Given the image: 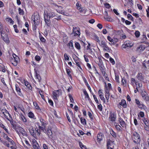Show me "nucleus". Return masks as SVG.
Instances as JSON below:
<instances>
[{"label":"nucleus","instance_id":"f257e3e1","mask_svg":"<svg viewBox=\"0 0 149 149\" xmlns=\"http://www.w3.org/2000/svg\"><path fill=\"white\" fill-rule=\"evenodd\" d=\"M132 139L134 142L136 143H139L140 141L139 135L136 132H133L132 136Z\"/></svg>","mask_w":149,"mask_h":149},{"label":"nucleus","instance_id":"f03ea898","mask_svg":"<svg viewBox=\"0 0 149 149\" xmlns=\"http://www.w3.org/2000/svg\"><path fill=\"white\" fill-rule=\"evenodd\" d=\"M11 125H12V127L13 129L15 130L16 132L18 134L19 132L18 130H17V127L18 126H17V123L15 121H13V120L12 118H11L9 120Z\"/></svg>","mask_w":149,"mask_h":149},{"label":"nucleus","instance_id":"7ed1b4c3","mask_svg":"<svg viewBox=\"0 0 149 149\" xmlns=\"http://www.w3.org/2000/svg\"><path fill=\"white\" fill-rule=\"evenodd\" d=\"M39 17L38 15H35L34 16V18L33 19V22L34 23L33 26H34V28L35 29H36L37 28V25L39 24Z\"/></svg>","mask_w":149,"mask_h":149},{"label":"nucleus","instance_id":"20e7f679","mask_svg":"<svg viewBox=\"0 0 149 149\" xmlns=\"http://www.w3.org/2000/svg\"><path fill=\"white\" fill-rule=\"evenodd\" d=\"M1 35L2 38L4 41L6 43H9V40L7 35L2 31L1 32Z\"/></svg>","mask_w":149,"mask_h":149},{"label":"nucleus","instance_id":"39448f33","mask_svg":"<svg viewBox=\"0 0 149 149\" xmlns=\"http://www.w3.org/2000/svg\"><path fill=\"white\" fill-rule=\"evenodd\" d=\"M44 15L46 16H47V17L48 16L49 19L52 18L53 17L56 16L55 13L54 12L51 11L49 12L48 13L44 12Z\"/></svg>","mask_w":149,"mask_h":149},{"label":"nucleus","instance_id":"423d86ee","mask_svg":"<svg viewBox=\"0 0 149 149\" xmlns=\"http://www.w3.org/2000/svg\"><path fill=\"white\" fill-rule=\"evenodd\" d=\"M72 33V34H74V36H79L80 34V32L79 31V29H78L76 27H73Z\"/></svg>","mask_w":149,"mask_h":149},{"label":"nucleus","instance_id":"0eeeda50","mask_svg":"<svg viewBox=\"0 0 149 149\" xmlns=\"http://www.w3.org/2000/svg\"><path fill=\"white\" fill-rule=\"evenodd\" d=\"M34 70L35 72V77L38 79L39 82L41 80V76H40V74L38 73V72H39V71H38V69L37 67L35 68L34 69Z\"/></svg>","mask_w":149,"mask_h":149},{"label":"nucleus","instance_id":"6e6552de","mask_svg":"<svg viewBox=\"0 0 149 149\" xmlns=\"http://www.w3.org/2000/svg\"><path fill=\"white\" fill-rule=\"evenodd\" d=\"M110 120L111 121H114L116 120V116L114 113L110 112V115L109 118Z\"/></svg>","mask_w":149,"mask_h":149},{"label":"nucleus","instance_id":"1a4fd4ad","mask_svg":"<svg viewBox=\"0 0 149 149\" xmlns=\"http://www.w3.org/2000/svg\"><path fill=\"white\" fill-rule=\"evenodd\" d=\"M74 61L76 65L81 69V68L80 66L81 63L79 60V58L76 56H75L74 58Z\"/></svg>","mask_w":149,"mask_h":149},{"label":"nucleus","instance_id":"9d476101","mask_svg":"<svg viewBox=\"0 0 149 149\" xmlns=\"http://www.w3.org/2000/svg\"><path fill=\"white\" fill-rule=\"evenodd\" d=\"M146 47L144 45H141L137 47L136 51L137 52H143Z\"/></svg>","mask_w":149,"mask_h":149},{"label":"nucleus","instance_id":"9b49d317","mask_svg":"<svg viewBox=\"0 0 149 149\" xmlns=\"http://www.w3.org/2000/svg\"><path fill=\"white\" fill-rule=\"evenodd\" d=\"M59 90L55 91L53 92V96L55 100H57V97L59 96Z\"/></svg>","mask_w":149,"mask_h":149},{"label":"nucleus","instance_id":"f8f14e48","mask_svg":"<svg viewBox=\"0 0 149 149\" xmlns=\"http://www.w3.org/2000/svg\"><path fill=\"white\" fill-rule=\"evenodd\" d=\"M133 45L132 44L131 45V43L129 41L125 42L124 43L123 45V47L124 48H125L127 47L131 48L132 46Z\"/></svg>","mask_w":149,"mask_h":149},{"label":"nucleus","instance_id":"ddd939ff","mask_svg":"<svg viewBox=\"0 0 149 149\" xmlns=\"http://www.w3.org/2000/svg\"><path fill=\"white\" fill-rule=\"evenodd\" d=\"M15 89L17 92L18 94L20 96H22V94L21 92V89L19 88L18 84H16L15 85Z\"/></svg>","mask_w":149,"mask_h":149},{"label":"nucleus","instance_id":"4468645a","mask_svg":"<svg viewBox=\"0 0 149 149\" xmlns=\"http://www.w3.org/2000/svg\"><path fill=\"white\" fill-rule=\"evenodd\" d=\"M141 95L143 98L145 100H148L149 99V97L148 96L146 92H142L141 93Z\"/></svg>","mask_w":149,"mask_h":149},{"label":"nucleus","instance_id":"2eb2a0df","mask_svg":"<svg viewBox=\"0 0 149 149\" xmlns=\"http://www.w3.org/2000/svg\"><path fill=\"white\" fill-rule=\"evenodd\" d=\"M104 138V135L102 133H100L98 134L97 135V138L98 141H100L102 140Z\"/></svg>","mask_w":149,"mask_h":149},{"label":"nucleus","instance_id":"dca6fc26","mask_svg":"<svg viewBox=\"0 0 149 149\" xmlns=\"http://www.w3.org/2000/svg\"><path fill=\"white\" fill-rule=\"evenodd\" d=\"M118 120L120 125L123 127H126V124L125 122L120 117L119 118H118Z\"/></svg>","mask_w":149,"mask_h":149},{"label":"nucleus","instance_id":"f3484780","mask_svg":"<svg viewBox=\"0 0 149 149\" xmlns=\"http://www.w3.org/2000/svg\"><path fill=\"white\" fill-rule=\"evenodd\" d=\"M44 17L45 23L48 26H49L50 23V20L47 19L48 17L47 16L44 15Z\"/></svg>","mask_w":149,"mask_h":149},{"label":"nucleus","instance_id":"a211bd4d","mask_svg":"<svg viewBox=\"0 0 149 149\" xmlns=\"http://www.w3.org/2000/svg\"><path fill=\"white\" fill-rule=\"evenodd\" d=\"M119 104L121 105L124 108H126L127 107V104L126 101L124 100H122L121 102H119Z\"/></svg>","mask_w":149,"mask_h":149},{"label":"nucleus","instance_id":"6ab92c4d","mask_svg":"<svg viewBox=\"0 0 149 149\" xmlns=\"http://www.w3.org/2000/svg\"><path fill=\"white\" fill-rule=\"evenodd\" d=\"M47 134L49 138L51 139L53 138V136L52 135V133L51 130L49 129L47 130Z\"/></svg>","mask_w":149,"mask_h":149},{"label":"nucleus","instance_id":"aec40b11","mask_svg":"<svg viewBox=\"0 0 149 149\" xmlns=\"http://www.w3.org/2000/svg\"><path fill=\"white\" fill-rule=\"evenodd\" d=\"M24 83L25 85L27 88L29 90H31L32 87L29 83L27 81L25 80H24Z\"/></svg>","mask_w":149,"mask_h":149},{"label":"nucleus","instance_id":"412c9836","mask_svg":"<svg viewBox=\"0 0 149 149\" xmlns=\"http://www.w3.org/2000/svg\"><path fill=\"white\" fill-rule=\"evenodd\" d=\"M114 125L116 127V129L119 132L122 131L121 127L118 124V123H114Z\"/></svg>","mask_w":149,"mask_h":149},{"label":"nucleus","instance_id":"4be33fe9","mask_svg":"<svg viewBox=\"0 0 149 149\" xmlns=\"http://www.w3.org/2000/svg\"><path fill=\"white\" fill-rule=\"evenodd\" d=\"M110 133L111 134L114 138L116 137V133L113 130L112 128L110 129Z\"/></svg>","mask_w":149,"mask_h":149},{"label":"nucleus","instance_id":"5701e85b","mask_svg":"<svg viewBox=\"0 0 149 149\" xmlns=\"http://www.w3.org/2000/svg\"><path fill=\"white\" fill-rule=\"evenodd\" d=\"M137 78L139 80L142 81L143 80V77L141 73H139L137 76Z\"/></svg>","mask_w":149,"mask_h":149},{"label":"nucleus","instance_id":"b1692460","mask_svg":"<svg viewBox=\"0 0 149 149\" xmlns=\"http://www.w3.org/2000/svg\"><path fill=\"white\" fill-rule=\"evenodd\" d=\"M17 129H18L19 130V132L22 134H24V132H25V131L24 130L22 127L20 126L17 127Z\"/></svg>","mask_w":149,"mask_h":149},{"label":"nucleus","instance_id":"393cba45","mask_svg":"<svg viewBox=\"0 0 149 149\" xmlns=\"http://www.w3.org/2000/svg\"><path fill=\"white\" fill-rule=\"evenodd\" d=\"M40 121L41 123V125L43 127H45V126L46 124L45 123V121H44V120L42 118H40Z\"/></svg>","mask_w":149,"mask_h":149},{"label":"nucleus","instance_id":"a878e982","mask_svg":"<svg viewBox=\"0 0 149 149\" xmlns=\"http://www.w3.org/2000/svg\"><path fill=\"white\" fill-rule=\"evenodd\" d=\"M77 9L81 13H84L85 14V13L86 12V10L84 9H83L82 8H81V7L79 6L77 7Z\"/></svg>","mask_w":149,"mask_h":149},{"label":"nucleus","instance_id":"bb28decb","mask_svg":"<svg viewBox=\"0 0 149 149\" xmlns=\"http://www.w3.org/2000/svg\"><path fill=\"white\" fill-rule=\"evenodd\" d=\"M14 56H14L13 55V57L14 58V59H13L12 60L13 61H16L17 62H18L19 61V58L18 56H17L15 54H14Z\"/></svg>","mask_w":149,"mask_h":149},{"label":"nucleus","instance_id":"cd10ccee","mask_svg":"<svg viewBox=\"0 0 149 149\" xmlns=\"http://www.w3.org/2000/svg\"><path fill=\"white\" fill-rule=\"evenodd\" d=\"M138 107L139 108L141 109H145L146 108V107L143 104H139V106H138Z\"/></svg>","mask_w":149,"mask_h":149},{"label":"nucleus","instance_id":"c85d7f7f","mask_svg":"<svg viewBox=\"0 0 149 149\" xmlns=\"http://www.w3.org/2000/svg\"><path fill=\"white\" fill-rule=\"evenodd\" d=\"M4 115L5 117L8 120H9L11 118H12L10 113L9 115H8V114H6V113H4Z\"/></svg>","mask_w":149,"mask_h":149},{"label":"nucleus","instance_id":"c756f323","mask_svg":"<svg viewBox=\"0 0 149 149\" xmlns=\"http://www.w3.org/2000/svg\"><path fill=\"white\" fill-rule=\"evenodd\" d=\"M112 142L110 139H108L107 141V146H111Z\"/></svg>","mask_w":149,"mask_h":149},{"label":"nucleus","instance_id":"7c9ffc66","mask_svg":"<svg viewBox=\"0 0 149 149\" xmlns=\"http://www.w3.org/2000/svg\"><path fill=\"white\" fill-rule=\"evenodd\" d=\"M0 126L1 127L3 128L7 133H8V130L5 127V126L1 122H0Z\"/></svg>","mask_w":149,"mask_h":149},{"label":"nucleus","instance_id":"2f4dec72","mask_svg":"<svg viewBox=\"0 0 149 149\" xmlns=\"http://www.w3.org/2000/svg\"><path fill=\"white\" fill-rule=\"evenodd\" d=\"M81 122L83 125H86V120L85 119H83L82 117L80 118Z\"/></svg>","mask_w":149,"mask_h":149},{"label":"nucleus","instance_id":"473e14b6","mask_svg":"<svg viewBox=\"0 0 149 149\" xmlns=\"http://www.w3.org/2000/svg\"><path fill=\"white\" fill-rule=\"evenodd\" d=\"M73 41L72 40H71L68 43V45L70 47V48L71 49H73L74 48L73 44Z\"/></svg>","mask_w":149,"mask_h":149},{"label":"nucleus","instance_id":"72a5a7b5","mask_svg":"<svg viewBox=\"0 0 149 149\" xmlns=\"http://www.w3.org/2000/svg\"><path fill=\"white\" fill-rule=\"evenodd\" d=\"M20 116L21 118V119L24 122H26V120L24 117V116H23L22 114H20Z\"/></svg>","mask_w":149,"mask_h":149},{"label":"nucleus","instance_id":"f704fd0d","mask_svg":"<svg viewBox=\"0 0 149 149\" xmlns=\"http://www.w3.org/2000/svg\"><path fill=\"white\" fill-rule=\"evenodd\" d=\"M75 47L78 49L79 50L80 49V44L78 42H76L75 43Z\"/></svg>","mask_w":149,"mask_h":149},{"label":"nucleus","instance_id":"c9c22d12","mask_svg":"<svg viewBox=\"0 0 149 149\" xmlns=\"http://www.w3.org/2000/svg\"><path fill=\"white\" fill-rule=\"evenodd\" d=\"M134 83H135L136 85H137V82L135 81V80L134 78H132L131 79V83L132 85H133Z\"/></svg>","mask_w":149,"mask_h":149},{"label":"nucleus","instance_id":"e433bc0d","mask_svg":"<svg viewBox=\"0 0 149 149\" xmlns=\"http://www.w3.org/2000/svg\"><path fill=\"white\" fill-rule=\"evenodd\" d=\"M109 90L108 89V87L106 86V88L105 89V95H107V94L109 95Z\"/></svg>","mask_w":149,"mask_h":149},{"label":"nucleus","instance_id":"4c0bfd02","mask_svg":"<svg viewBox=\"0 0 149 149\" xmlns=\"http://www.w3.org/2000/svg\"><path fill=\"white\" fill-rule=\"evenodd\" d=\"M66 71L67 74H68V75L70 78H72V76L70 74V69H66Z\"/></svg>","mask_w":149,"mask_h":149},{"label":"nucleus","instance_id":"58836bf2","mask_svg":"<svg viewBox=\"0 0 149 149\" xmlns=\"http://www.w3.org/2000/svg\"><path fill=\"white\" fill-rule=\"evenodd\" d=\"M28 116L29 117L31 118H33L34 117V116L33 114L31 111L30 112L28 113Z\"/></svg>","mask_w":149,"mask_h":149},{"label":"nucleus","instance_id":"ea45409f","mask_svg":"<svg viewBox=\"0 0 149 149\" xmlns=\"http://www.w3.org/2000/svg\"><path fill=\"white\" fill-rule=\"evenodd\" d=\"M103 47L104 49L107 52H109V48L107 45L104 46Z\"/></svg>","mask_w":149,"mask_h":149},{"label":"nucleus","instance_id":"a19ab883","mask_svg":"<svg viewBox=\"0 0 149 149\" xmlns=\"http://www.w3.org/2000/svg\"><path fill=\"white\" fill-rule=\"evenodd\" d=\"M3 136L5 139L7 140L8 141H9V140H10L11 139L5 133L3 134Z\"/></svg>","mask_w":149,"mask_h":149},{"label":"nucleus","instance_id":"79ce46f5","mask_svg":"<svg viewBox=\"0 0 149 149\" xmlns=\"http://www.w3.org/2000/svg\"><path fill=\"white\" fill-rule=\"evenodd\" d=\"M29 131L31 135L34 136L35 134H34V130L33 128H32L31 129H30Z\"/></svg>","mask_w":149,"mask_h":149},{"label":"nucleus","instance_id":"37998d69","mask_svg":"<svg viewBox=\"0 0 149 149\" xmlns=\"http://www.w3.org/2000/svg\"><path fill=\"white\" fill-rule=\"evenodd\" d=\"M94 38L95 40L98 42H100V40L99 39V38L96 35H95L94 36Z\"/></svg>","mask_w":149,"mask_h":149},{"label":"nucleus","instance_id":"c03bdc74","mask_svg":"<svg viewBox=\"0 0 149 149\" xmlns=\"http://www.w3.org/2000/svg\"><path fill=\"white\" fill-rule=\"evenodd\" d=\"M1 111L3 114L6 113V114H8V115H9V113L5 109H3L1 110Z\"/></svg>","mask_w":149,"mask_h":149},{"label":"nucleus","instance_id":"a18cd8bd","mask_svg":"<svg viewBox=\"0 0 149 149\" xmlns=\"http://www.w3.org/2000/svg\"><path fill=\"white\" fill-rule=\"evenodd\" d=\"M83 92L84 93V95H86L85 97L87 98L88 99H89V97L88 95V94L86 91L85 90H84Z\"/></svg>","mask_w":149,"mask_h":149},{"label":"nucleus","instance_id":"49530a36","mask_svg":"<svg viewBox=\"0 0 149 149\" xmlns=\"http://www.w3.org/2000/svg\"><path fill=\"white\" fill-rule=\"evenodd\" d=\"M99 97H100V99L102 100H103V102L105 103V99L104 98V97L103 96V95L101 94H99Z\"/></svg>","mask_w":149,"mask_h":149},{"label":"nucleus","instance_id":"de8ad7c7","mask_svg":"<svg viewBox=\"0 0 149 149\" xmlns=\"http://www.w3.org/2000/svg\"><path fill=\"white\" fill-rule=\"evenodd\" d=\"M33 104L35 107L37 109H40V107L36 102H33Z\"/></svg>","mask_w":149,"mask_h":149},{"label":"nucleus","instance_id":"09e8293b","mask_svg":"<svg viewBox=\"0 0 149 149\" xmlns=\"http://www.w3.org/2000/svg\"><path fill=\"white\" fill-rule=\"evenodd\" d=\"M18 10L19 11V13L20 15H23L24 14V11L22 10L20 8H18Z\"/></svg>","mask_w":149,"mask_h":149},{"label":"nucleus","instance_id":"8fccbe9b","mask_svg":"<svg viewBox=\"0 0 149 149\" xmlns=\"http://www.w3.org/2000/svg\"><path fill=\"white\" fill-rule=\"evenodd\" d=\"M107 39L110 42H113V43H114V42H113L114 40L110 36H107Z\"/></svg>","mask_w":149,"mask_h":149},{"label":"nucleus","instance_id":"3c124183","mask_svg":"<svg viewBox=\"0 0 149 149\" xmlns=\"http://www.w3.org/2000/svg\"><path fill=\"white\" fill-rule=\"evenodd\" d=\"M93 98L95 100V102H96V103L97 104H99V101H98L97 98L96 97L95 95H93Z\"/></svg>","mask_w":149,"mask_h":149},{"label":"nucleus","instance_id":"603ef678","mask_svg":"<svg viewBox=\"0 0 149 149\" xmlns=\"http://www.w3.org/2000/svg\"><path fill=\"white\" fill-rule=\"evenodd\" d=\"M135 34L137 38H138L139 37V36H140V32L138 31H136L135 32Z\"/></svg>","mask_w":149,"mask_h":149},{"label":"nucleus","instance_id":"864d4df0","mask_svg":"<svg viewBox=\"0 0 149 149\" xmlns=\"http://www.w3.org/2000/svg\"><path fill=\"white\" fill-rule=\"evenodd\" d=\"M88 116L91 119V120H92L93 119V117L90 111H88Z\"/></svg>","mask_w":149,"mask_h":149},{"label":"nucleus","instance_id":"5fc2aeb1","mask_svg":"<svg viewBox=\"0 0 149 149\" xmlns=\"http://www.w3.org/2000/svg\"><path fill=\"white\" fill-rule=\"evenodd\" d=\"M6 20L11 23H13L14 22L12 19L10 18H7Z\"/></svg>","mask_w":149,"mask_h":149},{"label":"nucleus","instance_id":"6e6d98bb","mask_svg":"<svg viewBox=\"0 0 149 149\" xmlns=\"http://www.w3.org/2000/svg\"><path fill=\"white\" fill-rule=\"evenodd\" d=\"M64 57L65 59V60H68L69 59L68 56L66 53L64 54Z\"/></svg>","mask_w":149,"mask_h":149},{"label":"nucleus","instance_id":"4d7b16f0","mask_svg":"<svg viewBox=\"0 0 149 149\" xmlns=\"http://www.w3.org/2000/svg\"><path fill=\"white\" fill-rule=\"evenodd\" d=\"M68 95L69 97V98L71 102L72 103H73L74 100L72 96L70 94H69Z\"/></svg>","mask_w":149,"mask_h":149},{"label":"nucleus","instance_id":"13d9d810","mask_svg":"<svg viewBox=\"0 0 149 149\" xmlns=\"http://www.w3.org/2000/svg\"><path fill=\"white\" fill-rule=\"evenodd\" d=\"M109 61L110 62L113 64L114 65L115 64V61L112 58L110 57L109 58Z\"/></svg>","mask_w":149,"mask_h":149},{"label":"nucleus","instance_id":"bf43d9fd","mask_svg":"<svg viewBox=\"0 0 149 149\" xmlns=\"http://www.w3.org/2000/svg\"><path fill=\"white\" fill-rule=\"evenodd\" d=\"M97 108L100 111H102V106L101 104H99L97 106Z\"/></svg>","mask_w":149,"mask_h":149},{"label":"nucleus","instance_id":"052dcab7","mask_svg":"<svg viewBox=\"0 0 149 149\" xmlns=\"http://www.w3.org/2000/svg\"><path fill=\"white\" fill-rule=\"evenodd\" d=\"M37 125H38V128H39V130H42V131H44V128L43 127H42L41 126H40L38 124H39V123H37Z\"/></svg>","mask_w":149,"mask_h":149},{"label":"nucleus","instance_id":"680f3d73","mask_svg":"<svg viewBox=\"0 0 149 149\" xmlns=\"http://www.w3.org/2000/svg\"><path fill=\"white\" fill-rule=\"evenodd\" d=\"M11 61L12 62V64L15 66H16L17 65V63L18 62H16V61H13V60H12Z\"/></svg>","mask_w":149,"mask_h":149},{"label":"nucleus","instance_id":"e2e57ef3","mask_svg":"<svg viewBox=\"0 0 149 149\" xmlns=\"http://www.w3.org/2000/svg\"><path fill=\"white\" fill-rule=\"evenodd\" d=\"M35 59L37 61H39L40 60V56L38 55H36L35 57Z\"/></svg>","mask_w":149,"mask_h":149},{"label":"nucleus","instance_id":"0e129e2a","mask_svg":"<svg viewBox=\"0 0 149 149\" xmlns=\"http://www.w3.org/2000/svg\"><path fill=\"white\" fill-rule=\"evenodd\" d=\"M135 101L136 104L138 105V106H139V104H141L139 101L137 99H135Z\"/></svg>","mask_w":149,"mask_h":149},{"label":"nucleus","instance_id":"69168bd1","mask_svg":"<svg viewBox=\"0 0 149 149\" xmlns=\"http://www.w3.org/2000/svg\"><path fill=\"white\" fill-rule=\"evenodd\" d=\"M147 12V16L148 17H149V6L148 7V8L146 10Z\"/></svg>","mask_w":149,"mask_h":149},{"label":"nucleus","instance_id":"338daca9","mask_svg":"<svg viewBox=\"0 0 149 149\" xmlns=\"http://www.w3.org/2000/svg\"><path fill=\"white\" fill-rule=\"evenodd\" d=\"M105 6L107 8H109L111 7V6L109 3H106L105 4Z\"/></svg>","mask_w":149,"mask_h":149},{"label":"nucleus","instance_id":"774afa93","mask_svg":"<svg viewBox=\"0 0 149 149\" xmlns=\"http://www.w3.org/2000/svg\"><path fill=\"white\" fill-rule=\"evenodd\" d=\"M33 147L34 149H40V147L37 146L36 144H34Z\"/></svg>","mask_w":149,"mask_h":149}]
</instances>
